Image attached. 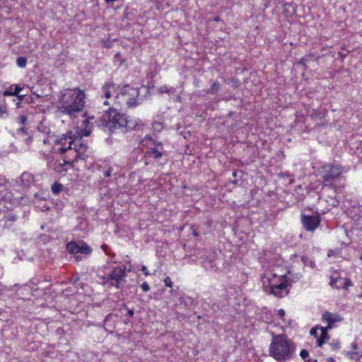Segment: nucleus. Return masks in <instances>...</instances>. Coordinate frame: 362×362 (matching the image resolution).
Segmentation results:
<instances>
[{"label":"nucleus","instance_id":"f257e3e1","mask_svg":"<svg viewBox=\"0 0 362 362\" xmlns=\"http://www.w3.org/2000/svg\"><path fill=\"white\" fill-rule=\"evenodd\" d=\"M94 117H88L83 122V129L74 132L68 131L54 141V144L60 146L57 149V153L63 156L61 159L52 160L49 163V167L55 173L65 175L68 170L67 166L74 168V163H86L89 158L90 151L87 144L83 142V136H87L92 132Z\"/></svg>","mask_w":362,"mask_h":362},{"label":"nucleus","instance_id":"7c9ffc66","mask_svg":"<svg viewBox=\"0 0 362 362\" xmlns=\"http://www.w3.org/2000/svg\"><path fill=\"white\" fill-rule=\"evenodd\" d=\"M13 95H18V94H19L20 92L23 90V87L18 84H13Z\"/></svg>","mask_w":362,"mask_h":362},{"label":"nucleus","instance_id":"39448f33","mask_svg":"<svg viewBox=\"0 0 362 362\" xmlns=\"http://www.w3.org/2000/svg\"><path fill=\"white\" fill-rule=\"evenodd\" d=\"M95 122L97 125L105 132L111 133L116 130L124 132L127 125V116L119 112L115 107H110L109 110L105 112L98 120Z\"/></svg>","mask_w":362,"mask_h":362},{"label":"nucleus","instance_id":"f03ea898","mask_svg":"<svg viewBox=\"0 0 362 362\" xmlns=\"http://www.w3.org/2000/svg\"><path fill=\"white\" fill-rule=\"evenodd\" d=\"M101 96L105 98L103 102L105 105L113 107L126 105L127 107H134L139 104L138 88L128 84L119 88L113 81H106L101 88Z\"/></svg>","mask_w":362,"mask_h":362},{"label":"nucleus","instance_id":"c85d7f7f","mask_svg":"<svg viewBox=\"0 0 362 362\" xmlns=\"http://www.w3.org/2000/svg\"><path fill=\"white\" fill-rule=\"evenodd\" d=\"M301 259L305 265H308L311 268L315 267V262L314 261H312V260L308 261V259L306 257H303Z\"/></svg>","mask_w":362,"mask_h":362},{"label":"nucleus","instance_id":"f704fd0d","mask_svg":"<svg viewBox=\"0 0 362 362\" xmlns=\"http://www.w3.org/2000/svg\"><path fill=\"white\" fill-rule=\"evenodd\" d=\"M18 133L21 134L22 135H28V129L23 126L18 129Z\"/></svg>","mask_w":362,"mask_h":362},{"label":"nucleus","instance_id":"4c0bfd02","mask_svg":"<svg viewBox=\"0 0 362 362\" xmlns=\"http://www.w3.org/2000/svg\"><path fill=\"white\" fill-rule=\"evenodd\" d=\"M2 95L4 96H10V95H13V91H10L8 89H6V90H4L3 93H2Z\"/></svg>","mask_w":362,"mask_h":362},{"label":"nucleus","instance_id":"393cba45","mask_svg":"<svg viewBox=\"0 0 362 362\" xmlns=\"http://www.w3.org/2000/svg\"><path fill=\"white\" fill-rule=\"evenodd\" d=\"M16 64L21 68H25L27 64V59L23 57H18L16 59Z\"/></svg>","mask_w":362,"mask_h":362},{"label":"nucleus","instance_id":"5fc2aeb1","mask_svg":"<svg viewBox=\"0 0 362 362\" xmlns=\"http://www.w3.org/2000/svg\"><path fill=\"white\" fill-rule=\"evenodd\" d=\"M360 259L362 260V254L361 255Z\"/></svg>","mask_w":362,"mask_h":362},{"label":"nucleus","instance_id":"2f4dec72","mask_svg":"<svg viewBox=\"0 0 362 362\" xmlns=\"http://www.w3.org/2000/svg\"><path fill=\"white\" fill-rule=\"evenodd\" d=\"M164 284H165V286H167V287H169V288L173 287V281H172L170 277L168 276L165 278Z\"/></svg>","mask_w":362,"mask_h":362},{"label":"nucleus","instance_id":"79ce46f5","mask_svg":"<svg viewBox=\"0 0 362 362\" xmlns=\"http://www.w3.org/2000/svg\"><path fill=\"white\" fill-rule=\"evenodd\" d=\"M334 250H329V251H328V252H327V256H328L329 257H332V256H333V255H334Z\"/></svg>","mask_w":362,"mask_h":362},{"label":"nucleus","instance_id":"de8ad7c7","mask_svg":"<svg viewBox=\"0 0 362 362\" xmlns=\"http://www.w3.org/2000/svg\"><path fill=\"white\" fill-rule=\"evenodd\" d=\"M192 234L194 235V236H198L199 235V233L196 231V230H194Z\"/></svg>","mask_w":362,"mask_h":362},{"label":"nucleus","instance_id":"3c124183","mask_svg":"<svg viewBox=\"0 0 362 362\" xmlns=\"http://www.w3.org/2000/svg\"><path fill=\"white\" fill-rule=\"evenodd\" d=\"M127 15H128V14H127V13L126 11H124V16L126 18H127Z\"/></svg>","mask_w":362,"mask_h":362},{"label":"nucleus","instance_id":"e433bc0d","mask_svg":"<svg viewBox=\"0 0 362 362\" xmlns=\"http://www.w3.org/2000/svg\"><path fill=\"white\" fill-rule=\"evenodd\" d=\"M141 270L144 272V274L145 276H147L150 275V273L146 266H144V265L141 266Z\"/></svg>","mask_w":362,"mask_h":362},{"label":"nucleus","instance_id":"412c9836","mask_svg":"<svg viewBox=\"0 0 362 362\" xmlns=\"http://www.w3.org/2000/svg\"><path fill=\"white\" fill-rule=\"evenodd\" d=\"M310 117L312 119H322L325 117V112L320 109L313 110Z\"/></svg>","mask_w":362,"mask_h":362},{"label":"nucleus","instance_id":"1a4fd4ad","mask_svg":"<svg viewBox=\"0 0 362 362\" xmlns=\"http://www.w3.org/2000/svg\"><path fill=\"white\" fill-rule=\"evenodd\" d=\"M300 221L303 228L307 231L313 232L319 227L321 218L318 214L315 216L302 214L300 216Z\"/></svg>","mask_w":362,"mask_h":362},{"label":"nucleus","instance_id":"864d4df0","mask_svg":"<svg viewBox=\"0 0 362 362\" xmlns=\"http://www.w3.org/2000/svg\"><path fill=\"white\" fill-rule=\"evenodd\" d=\"M233 175L235 177L236 175V173H233Z\"/></svg>","mask_w":362,"mask_h":362},{"label":"nucleus","instance_id":"2eb2a0df","mask_svg":"<svg viewBox=\"0 0 362 362\" xmlns=\"http://www.w3.org/2000/svg\"><path fill=\"white\" fill-rule=\"evenodd\" d=\"M156 143L161 142L156 141V139H153L151 136L148 135H146L140 140L139 143V148L141 151L145 152V151L155 146Z\"/></svg>","mask_w":362,"mask_h":362},{"label":"nucleus","instance_id":"09e8293b","mask_svg":"<svg viewBox=\"0 0 362 362\" xmlns=\"http://www.w3.org/2000/svg\"><path fill=\"white\" fill-rule=\"evenodd\" d=\"M214 21H219L220 18L218 16H216L214 18Z\"/></svg>","mask_w":362,"mask_h":362},{"label":"nucleus","instance_id":"603ef678","mask_svg":"<svg viewBox=\"0 0 362 362\" xmlns=\"http://www.w3.org/2000/svg\"><path fill=\"white\" fill-rule=\"evenodd\" d=\"M164 88H165V87H162V88H160V90H161V91H162V92L165 91Z\"/></svg>","mask_w":362,"mask_h":362},{"label":"nucleus","instance_id":"6ab92c4d","mask_svg":"<svg viewBox=\"0 0 362 362\" xmlns=\"http://www.w3.org/2000/svg\"><path fill=\"white\" fill-rule=\"evenodd\" d=\"M35 182L34 176L28 172H24L21 175V182L25 187L30 186Z\"/></svg>","mask_w":362,"mask_h":362},{"label":"nucleus","instance_id":"a18cd8bd","mask_svg":"<svg viewBox=\"0 0 362 362\" xmlns=\"http://www.w3.org/2000/svg\"><path fill=\"white\" fill-rule=\"evenodd\" d=\"M8 89L10 90V91H13L14 90V87H13V85H11Z\"/></svg>","mask_w":362,"mask_h":362},{"label":"nucleus","instance_id":"cd10ccee","mask_svg":"<svg viewBox=\"0 0 362 362\" xmlns=\"http://www.w3.org/2000/svg\"><path fill=\"white\" fill-rule=\"evenodd\" d=\"M28 118L25 115H20L17 117V122L21 125H25L27 122Z\"/></svg>","mask_w":362,"mask_h":362},{"label":"nucleus","instance_id":"7ed1b4c3","mask_svg":"<svg viewBox=\"0 0 362 362\" xmlns=\"http://www.w3.org/2000/svg\"><path fill=\"white\" fill-rule=\"evenodd\" d=\"M86 94L79 88L66 89L59 99V111L63 115L76 117L85 105Z\"/></svg>","mask_w":362,"mask_h":362},{"label":"nucleus","instance_id":"c756f323","mask_svg":"<svg viewBox=\"0 0 362 362\" xmlns=\"http://www.w3.org/2000/svg\"><path fill=\"white\" fill-rule=\"evenodd\" d=\"M353 284L350 279L346 278L344 279V283H342L341 288L348 289L349 287L352 286Z\"/></svg>","mask_w":362,"mask_h":362},{"label":"nucleus","instance_id":"0eeeda50","mask_svg":"<svg viewBox=\"0 0 362 362\" xmlns=\"http://www.w3.org/2000/svg\"><path fill=\"white\" fill-rule=\"evenodd\" d=\"M317 172L321 176L324 185L332 187L339 175L346 172V170L340 164L327 163L319 167Z\"/></svg>","mask_w":362,"mask_h":362},{"label":"nucleus","instance_id":"20e7f679","mask_svg":"<svg viewBox=\"0 0 362 362\" xmlns=\"http://www.w3.org/2000/svg\"><path fill=\"white\" fill-rule=\"evenodd\" d=\"M296 346L285 334L272 333L269 347V356L278 362H286L292 359L296 353Z\"/></svg>","mask_w":362,"mask_h":362},{"label":"nucleus","instance_id":"4be33fe9","mask_svg":"<svg viewBox=\"0 0 362 362\" xmlns=\"http://www.w3.org/2000/svg\"><path fill=\"white\" fill-rule=\"evenodd\" d=\"M63 185L58 182H54L51 186V189L54 194H59L63 191Z\"/></svg>","mask_w":362,"mask_h":362},{"label":"nucleus","instance_id":"49530a36","mask_svg":"<svg viewBox=\"0 0 362 362\" xmlns=\"http://www.w3.org/2000/svg\"><path fill=\"white\" fill-rule=\"evenodd\" d=\"M21 102H19V101H18V102L16 103V107H17L18 108L21 107Z\"/></svg>","mask_w":362,"mask_h":362},{"label":"nucleus","instance_id":"37998d69","mask_svg":"<svg viewBox=\"0 0 362 362\" xmlns=\"http://www.w3.org/2000/svg\"><path fill=\"white\" fill-rule=\"evenodd\" d=\"M304 362H317V361L316 359L312 360L310 358H308V359L305 360Z\"/></svg>","mask_w":362,"mask_h":362},{"label":"nucleus","instance_id":"a19ab883","mask_svg":"<svg viewBox=\"0 0 362 362\" xmlns=\"http://www.w3.org/2000/svg\"><path fill=\"white\" fill-rule=\"evenodd\" d=\"M19 100V102H22L23 98H25V95H19L18 94V95H16Z\"/></svg>","mask_w":362,"mask_h":362},{"label":"nucleus","instance_id":"9b49d317","mask_svg":"<svg viewBox=\"0 0 362 362\" xmlns=\"http://www.w3.org/2000/svg\"><path fill=\"white\" fill-rule=\"evenodd\" d=\"M164 148L162 143H156L155 146L145 151L144 158L147 160L148 158H153L156 160L160 159L164 154ZM147 164V162L145 161Z\"/></svg>","mask_w":362,"mask_h":362},{"label":"nucleus","instance_id":"9d476101","mask_svg":"<svg viewBox=\"0 0 362 362\" xmlns=\"http://www.w3.org/2000/svg\"><path fill=\"white\" fill-rule=\"evenodd\" d=\"M291 287V281L289 279L288 281H281L274 287H271L267 292L276 298H282L288 294Z\"/></svg>","mask_w":362,"mask_h":362},{"label":"nucleus","instance_id":"dca6fc26","mask_svg":"<svg viewBox=\"0 0 362 362\" xmlns=\"http://www.w3.org/2000/svg\"><path fill=\"white\" fill-rule=\"evenodd\" d=\"M144 123L140 119L137 118H128L127 117V125L124 132L130 130H140L142 129Z\"/></svg>","mask_w":362,"mask_h":362},{"label":"nucleus","instance_id":"bb28decb","mask_svg":"<svg viewBox=\"0 0 362 362\" xmlns=\"http://www.w3.org/2000/svg\"><path fill=\"white\" fill-rule=\"evenodd\" d=\"M8 115L6 105H0V118H5Z\"/></svg>","mask_w":362,"mask_h":362},{"label":"nucleus","instance_id":"58836bf2","mask_svg":"<svg viewBox=\"0 0 362 362\" xmlns=\"http://www.w3.org/2000/svg\"><path fill=\"white\" fill-rule=\"evenodd\" d=\"M278 315H279L280 317H284V316L285 315V311H284V310H283V309H280V310H279V311H278Z\"/></svg>","mask_w":362,"mask_h":362},{"label":"nucleus","instance_id":"6e6552de","mask_svg":"<svg viewBox=\"0 0 362 362\" xmlns=\"http://www.w3.org/2000/svg\"><path fill=\"white\" fill-rule=\"evenodd\" d=\"M66 250L70 254L74 255L75 259L77 262L81 261L83 258L82 256L78 255V254L87 255H90L92 252L91 247L83 241L79 242L78 243L74 241L68 243Z\"/></svg>","mask_w":362,"mask_h":362},{"label":"nucleus","instance_id":"ddd939ff","mask_svg":"<svg viewBox=\"0 0 362 362\" xmlns=\"http://www.w3.org/2000/svg\"><path fill=\"white\" fill-rule=\"evenodd\" d=\"M343 320V317L338 313L325 311L322 313V321L327 323L326 330L331 329L335 323Z\"/></svg>","mask_w":362,"mask_h":362},{"label":"nucleus","instance_id":"8fccbe9b","mask_svg":"<svg viewBox=\"0 0 362 362\" xmlns=\"http://www.w3.org/2000/svg\"><path fill=\"white\" fill-rule=\"evenodd\" d=\"M9 220H11V221H16V218L15 216H12L9 218Z\"/></svg>","mask_w":362,"mask_h":362},{"label":"nucleus","instance_id":"a878e982","mask_svg":"<svg viewBox=\"0 0 362 362\" xmlns=\"http://www.w3.org/2000/svg\"><path fill=\"white\" fill-rule=\"evenodd\" d=\"M163 128V123L160 122H155L152 123V129L154 132H160Z\"/></svg>","mask_w":362,"mask_h":362},{"label":"nucleus","instance_id":"a211bd4d","mask_svg":"<svg viewBox=\"0 0 362 362\" xmlns=\"http://www.w3.org/2000/svg\"><path fill=\"white\" fill-rule=\"evenodd\" d=\"M341 276H339V274H338L337 272H335L332 275H331L330 276V282H329V285L332 287V288H335L337 289H340L341 288V286H342V282L341 281Z\"/></svg>","mask_w":362,"mask_h":362},{"label":"nucleus","instance_id":"c9c22d12","mask_svg":"<svg viewBox=\"0 0 362 362\" xmlns=\"http://www.w3.org/2000/svg\"><path fill=\"white\" fill-rule=\"evenodd\" d=\"M7 180L5 177L0 175V187H4L6 185Z\"/></svg>","mask_w":362,"mask_h":362},{"label":"nucleus","instance_id":"ea45409f","mask_svg":"<svg viewBox=\"0 0 362 362\" xmlns=\"http://www.w3.org/2000/svg\"><path fill=\"white\" fill-rule=\"evenodd\" d=\"M127 314L129 316L132 317L134 314V311L133 309L128 310Z\"/></svg>","mask_w":362,"mask_h":362},{"label":"nucleus","instance_id":"f3484780","mask_svg":"<svg viewBox=\"0 0 362 362\" xmlns=\"http://www.w3.org/2000/svg\"><path fill=\"white\" fill-rule=\"evenodd\" d=\"M83 163L84 168L88 170H92L93 171H95L96 170H100L103 173L104 177H109L111 175L112 169L107 164H105L103 167H102L96 163L91 164L90 166H87L86 162Z\"/></svg>","mask_w":362,"mask_h":362},{"label":"nucleus","instance_id":"aec40b11","mask_svg":"<svg viewBox=\"0 0 362 362\" xmlns=\"http://www.w3.org/2000/svg\"><path fill=\"white\" fill-rule=\"evenodd\" d=\"M39 141H42L45 145L50 146L52 144V141L54 143V141L57 139H54L53 135H50L49 133L47 134H40L38 135Z\"/></svg>","mask_w":362,"mask_h":362},{"label":"nucleus","instance_id":"423d86ee","mask_svg":"<svg viewBox=\"0 0 362 362\" xmlns=\"http://www.w3.org/2000/svg\"><path fill=\"white\" fill-rule=\"evenodd\" d=\"M126 272H129L131 269L127 270V267L124 265L109 268L104 276H99L101 284L103 286L107 285L108 288L115 287L119 288L122 284L126 282Z\"/></svg>","mask_w":362,"mask_h":362},{"label":"nucleus","instance_id":"b1692460","mask_svg":"<svg viewBox=\"0 0 362 362\" xmlns=\"http://www.w3.org/2000/svg\"><path fill=\"white\" fill-rule=\"evenodd\" d=\"M329 346L333 351H338L341 349L340 342L338 339H333L329 343Z\"/></svg>","mask_w":362,"mask_h":362},{"label":"nucleus","instance_id":"f8f14e48","mask_svg":"<svg viewBox=\"0 0 362 362\" xmlns=\"http://www.w3.org/2000/svg\"><path fill=\"white\" fill-rule=\"evenodd\" d=\"M310 333L312 336L317 338L316 343L317 346L319 347H322L325 343V341L329 339V335L328 334L326 328L321 326H316L315 327L312 328Z\"/></svg>","mask_w":362,"mask_h":362},{"label":"nucleus","instance_id":"473e14b6","mask_svg":"<svg viewBox=\"0 0 362 362\" xmlns=\"http://www.w3.org/2000/svg\"><path fill=\"white\" fill-rule=\"evenodd\" d=\"M300 356L303 359L306 360L309 356V352L306 349H303L300 353Z\"/></svg>","mask_w":362,"mask_h":362},{"label":"nucleus","instance_id":"72a5a7b5","mask_svg":"<svg viewBox=\"0 0 362 362\" xmlns=\"http://www.w3.org/2000/svg\"><path fill=\"white\" fill-rule=\"evenodd\" d=\"M141 288L144 292H148L150 290V286L146 281L141 284Z\"/></svg>","mask_w":362,"mask_h":362},{"label":"nucleus","instance_id":"4468645a","mask_svg":"<svg viewBox=\"0 0 362 362\" xmlns=\"http://www.w3.org/2000/svg\"><path fill=\"white\" fill-rule=\"evenodd\" d=\"M289 279H290L286 275L278 276L276 274H273L272 276L267 278V284L264 281V288L265 291H268V289L278 285L281 281H288Z\"/></svg>","mask_w":362,"mask_h":362},{"label":"nucleus","instance_id":"5701e85b","mask_svg":"<svg viewBox=\"0 0 362 362\" xmlns=\"http://www.w3.org/2000/svg\"><path fill=\"white\" fill-rule=\"evenodd\" d=\"M220 83L216 81L211 86V88L206 92L208 94H216L220 89Z\"/></svg>","mask_w":362,"mask_h":362},{"label":"nucleus","instance_id":"c03bdc74","mask_svg":"<svg viewBox=\"0 0 362 362\" xmlns=\"http://www.w3.org/2000/svg\"><path fill=\"white\" fill-rule=\"evenodd\" d=\"M327 362H335L334 359L332 357L327 359Z\"/></svg>","mask_w":362,"mask_h":362}]
</instances>
